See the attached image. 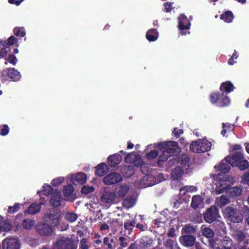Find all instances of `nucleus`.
Segmentation results:
<instances>
[{"instance_id":"nucleus-1","label":"nucleus","mask_w":249,"mask_h":249,"mask_svg":"<svg viewBox=\"0 0 249 249\" xmlns=\"http://www.w3.org/2000/svg\"><path fill=\"white\" fill-rule=\"evenodd\" d=\"M157 147L163 152L164 155L166 154L169 157L177 155L180 151L178 143L176 142H160L158 144Z\"/></svg>"},{"instance_id":"nucleus-2","label":"nucleus","mask_w":249,"mask_h":249,"mask_svg":"<svg viewBox=\"0 0 249 249\" xmlns=\"http://www.w3.org/2000/svg\"><path fill=\"white\" fill-rule=\"evenodd\" d=\"M210 100L212 104H215L218 107H224L230 104L231 101L226 94L221 92H214L210 95Z\"/></svg>"},{"instance_id":"nucleus-3","label":"nucleus","mask_w":249,"mask_h":249,"mask_svg":"<svg viewBox=\"0 0 249 249\" xmlns=\"http://www.w3.org/2000/svg\"><path fill=\"white\" fill-rule=\"evenodd\" d=\"M61 212L58 209L51 208L44 214V219L51 224L53 227L59 225Z\"/></svg>"},{"instance_id":"nucleus-4","label":"nucleus","mask_w":249,"mask_h":249,"mask_svg":"<svg viewBox=\"0 0 249 249\" xmlns=\"http://www.w3.org/2000/svg\"><path fill=\"white\" fill-rule=\"evenodd\" d=\"M214 183L215 185V191L216 194H220L227 191L228 185L227 182L228 178H225L224 175L219 174L218 177L213 175Z\"/></svg>"},{"instance_id":"nucleus-5","label":"nucleus","mask_w":249,"mask_h":249,"mask_svg":"<svg viewBox=\"0 0 249 249\" xmlns=\"http://www.w3.org/2000/svg\"><path fill=\"white\" fill-rule=\"evenodd\" d=\"M191 23L184 14H180L178 17V28L179 34L182 36H185L190 34L189 29Z\"/></svg>"},{"instance_id":"nucleus-6","label":"nucleus","mask_w":249,"mask_h":249,"mask_svg":"<svg viewBox=\"0 0 249 249\" xmlns=\"http://www.w3.org/2000/svg\"><path fill=\"white\" fill-rule=\"evenodd\" d=\"M219 217L218 209L214 206H212L207 209L203 213L204 219L208 223H212L216 221Z\"/></svg>"},{"instance_id":"nucleus-7","label":"nucleus","mask_w":249,"mask_h":249,"mask_svg":"<svg viewBox=\"0 0 249 249\" xmlns=\"http://www.w3.org/2000/svg\"><path fill=\"white\" fill-rule=\"evenodd\" d=\"M36 232L42 236H50L53 232L52 227L48 224L40 222L36 226Z\"/></svg>"},{"instance_id":"nucleus-8","label":"nucleus","mask_w":249,"mask_h":249,"mask_svg":"<svg viewBox=\"0 0 249 249\" xmlns=\"http://www.w3.org/2000/svg\"><path fill=\"white\" fill-rule=\"evenodd\" d=\"M2 249H20V243L18 238L7 237L2 242Z\"/></svg>"},{"instance_id":"nucleus-9","label":"nucleus","mask_w":249,"mask_h":249,"mask_svg":"<svg viewBox=\"0 0 249 249\" xmlns=\"http://www.w3.org/2000/svg\"><path fill=\"white\" fill-rule=\"evenodd\" d=\"M116 197L115 192L112 191L109 187H105L101 196V200L105 203H112L115 200Z\"/></svg>"},{"instance_id":"nucleus-10","label":"nucleus","mask_w":249,"mask_h":249,"mask_svg":"<svg viewBox=\"0 0 249 249\" xmlns=\"http://www.w3.org/2000/svg\"><path fill=\"white\" fill-rule=\"evenodd\" d=\"M55 249H76V246L69 239H59L54 243Z\"/></svg>"},{"instance_id":"nucleus-11","label":"nucleus","mask_w":249,"mask_h":249,"mask_svg":"<svg viewBox=\"0 0 249 249\" xmlns=\"http://www.w3.org/2000/svg\"><path fill=\"white\" fill-rule=\"evenodd\" d=\"M122 180V177L119 173L112 172L105 176L103 178L105 184L110 185L117 183Z\"/></svg>"},{"instance_id":"nucleus-12","label":"nucleus","mask_w":249,"mask_h":249,"mask_svg":"<svg viewBox=\"0 0 249 249\" xmlns=\"http://www.w3.org/2000/svg\"><path fill=\"white\" fill-rule=\"evenodd\" d=\"M87 181V175L83 172H80L71 176V181L74 185H82Z\"/></svg>"},{"instance_id":"nucleus-13","label":"nucleus","mask_w":249,"mask_h":249,"mask_svg":"<svg viewBox=\"0 0 249 249\" xmlns=\"http://www.w3.org/2000/svg\"><path fill=\"white\" fill-rule=\"evenodd\" d=\"M42 200V202L39 204L33 203L31 204L28 207V209L25 211V213H27L30 214H35L38 213L41 210V204H45V198L43 197L40 198Z\"/></svg>"},{"instance_id":"nucleus-14","label":"nucleus","mask_w":249,"mask_h":249,"mask_svg":"<svg viewBox=\"0 0 249 249\" xmlns=\"http://www.w3.org/2000/svg\"><path fill=\"white\" fill-rule=\"evenodd\" d=\"M231 165L230 161L226 160V157L221 161L218 165H215L214 168L220 171L221 173L225 174L229 172L231 169Z\"/></svg>"},{"instance_id":"nucleus-15","label":"nucleus","mask_w":249,"mask_h":249,"mask_svg":"<svg viewBox=\"0 0 249 249\" xmlns=\"http://www.w3.org/2000/svg\"><path fill=\"white\" fill-rule=\"evenodd\" d=\"M61 194L58 190H55L52 193L51 196L50 202L54 208L61 205Z\"/></svg>"},{"instance_id":"nucleus-16","label":"nucleus","mask_w":249,"mask_h":249,"mask_svg":"<svg viewBox=\"0 0 249 249\" xmlns=\"http://www.w3.org/2000/svg\"><path fill=\"white\" fill-rule=\"evenodd\" d=\"M243 159L244 156L240 152H236L233 155L226 157V160L230 161V164L232 167Z\"/></svg>"},{"instance_id":"nucleus-17","label":"nucleus","mask_w":249,"mask_h":249,"mask_svg":"<svg viewBox=\"0 0 249 249\" xmlns=\"http://www.w3.org/2000/svg\"><path fill=\"white\" fill-rule=\"evenodd\" d=\"M122 160V157L119 154H114L108 157V163L111 167L118 165Z\"/></svg>"},{"instance_id":"nucleus-18","label":"nucleus","mask_w":249,"mask_h":249,"mask_svg":"<svg viewBox=\"0 0 249 249\" xmlns=\"http://www.w3.org/2000/svg\"><path fill=\"white\" fill-rule=\"evenodd\" d=\"M219 89L220 92L227 94L233 91L234 87L231 81H227L221 83Z\"/></svg>"},{"instance_id":"nucleus-19","label":"nucleus","mask_w":249,"mask_h":249,"mask_svg":"<svg viewBox=\"0 0 249 249\" xmlns=\"http://www.w3.org/2000/svg\"><path fill=\"white\" fill-rule=\"evenodd\" d=\"M108 171V166L104 162L99 163L96 167L95 174L99 177H103L106 174Z\"/></svg>"},{"instance_id":"nucleus-20","label":"nucleus","mask_w":249,"mask_h":249,"mask_svg":"<svg viewBox=\"0 0 249 249\" xmlns=\"http://www.w3.org/2000/svg\"><path fill=\"white\" fill-rule=\"evenodd\" d=\"M116 246L114 243L113 238H110L108 237H105L103 239V244L101 248V249H115Z\"/></svg>"},{"instance_id":"nucleus-21","label":"nucleus","mask_w":249,"mask_h":249,"mask_svg":"<svg viewBox=\"0 0 249 249\" xmlns=\"http://www.w3.org/2000/svg\"><path fill=\"white\" fill-rule=\"evenodd\" d=\"M196 237L192 235H184L181 237V241L184 246L191 247L195 242Z\"/></svg>"},{"instance_id":"nucleus-22","label":"nucleus","mask_w":249,"mask_h":249,"mask_svg":"<svg viewBox=\"0 0 249 249\" xmlns=\"http://www.w3.org/2000/svg\"><path fill=\"white\" fill-rule=\"evenodd\" d=\"M140 247L142 249H146L151 247L153 244V240L149 236H143L140 239Z\"/></svg>"},{"instance_id":"nucleus-23","label":"nucleus","mask_w":249,"mask_h":249,"mask_svg":"<svg viewBox=\"0 0 249 249\" xmlns=\"http://www.w3.org/2000/svg\"><path fill=\"white\" fill-rule=\"evenodd\" d=\"M191 188L188 186H184L180 188L179 193L177 197L179 198H187L188 199V202L189 201L190 196L189 193L191 192Z\"/></svg>"},{"instance_id":"nucleus-24","label":"nucleus","mask_w":249,"mask_h":249,"mask_svg":"<svg viewBox=\"0 0 249 249\" xmlns=\"http://www.w3.org/2000/svg\"><path fill=\"white\" fill-rule=\"evenodd\" d=\"M121 172L125 178H129L135 173V169L132 165H124L121 167Z\"/></svg>"},{"instance_id":"nucleus-25","label":"nucleus","mask_w":249,"mask_h":249,"mask_svg":"<svg viewBox=\"0 0 249 249\" xmlns=\"http://www.w3.org/2000/svg\"><path fill=\"white\" fill-rule=\"evenodd\" d=\"M199 148L201 153L209 151L212 147V143L210 142L206 139H199Z\"/></svg>"},{"instance_id":"nucleus-26","label":"nucleus","mask_w":249,"mask_h":249,"mask_svg":"<svg viewBox=\"0 0 249 249\" xmlns=\"http://www.w3.org/2000/svg\"><path fill=\"white\" fill-rule=\"evenodd\" d=\"M159 37V33L157 29L152 28L148 30L146 34V37L150 42L156 41Z\"/></svg>"},{"instance_id":"nucleus-27","label":"nucleus","mask_w":249,"mask_h":249,"mask_svg":"<svg viewBox=\"0 0 249 249\" xmlns=\"http://www.w3.org/2000/svg\"><path fill=\"white\" fill-rule=\"evenodd\" d=\"M9 79L13 81H18L21 77L20 72L14 68H8Z\"/></svg>"},{"instance_id":"nucleus-28","label":"nucleus","mask_w":249,"mask_h":249,"mask_svg":"<svg viewBox=\"0 0 249 249\" xmlns=\"http://www.w3.org/2000/svg\"><path fill=\"white\" fill-rule=\"evenodd\" d=\"M229 195L231 197H235L239 196L242 192V190L241 188L237 186L230 187L227 191Z\"/></svg>"},{"instance_id":"nucleus-29","label":"nucleus","mask_w":249,"mask_h":249,"mask_svg":"<svg viewBox=\"0 0 249 249\" xmlns=\"http://www.w3.org/2000/svg\"><path fill=\"white\" fill-rule=\"evenodd\" d=\"M220 19L226 23H231L234 18V15L231 11H227L220 16Z\"/></svg>"},{"instance_id":"nucleus-30","label":"nucleus","mask_w":249,"mask_h":249,"mask_svg":"<svg viewBox=\"0 0 249 249\" xmlns=\"http://www.w3.org/2000/svg\"><path fill=\"white\" fill-rule=\"evenodd\" d=\"M220 242L221 248L231 249L233 243L230 237L227 236H224Z\"/></svg>"},{"instance_id":"nucleus-31","label":"nucleus","mask_w":249,"mask_h":249,"mask_svg":"<svg viewBox=\"0 0 249 249\" xmlns=\"http://www.w3.org/2000/svg\"><path fill=\"white\" fill-rule=\"evenodd\" d=\"M234 167H237L240 171H244L248 169L249 167V162L244 158L238 162Z\"/></svg>"},{"instance_id":"nucleus-32","label":"nucleus","mask_w":249,"mask_h":249,"mask_svg":"<svg viewBox=\"0 0 249 249\" xmlns=\"http://www.w3.org/2000/svg\"><path fill=\"white\" fill-rule=\"evenodd\" d=\"M136 224V220L133 219L132 220H128L125 221L124 223V229L125 231H128V233L129 234H131L133 228L135 227Z\"/></svg>"},{"instance_id":"nucleus-33","label":"nucleus","mask_w":249,"mask_h":249,"mask_svg":"<svg viewBox=\"0 0 249 249\" xmlns=\"http://www.w3.org/2000/svg\"><path fill=\"white\" fill-rule=\"evenodd\" d=\"M202 202V198L199 196H194L192 198L191 207L194 209H196L199 207Z\"/></svg>"},{"instance_id":"nucleus-34","label":"nucleus","mask_w":249,"mask_h":249,"mask_svg":"<svg viewBox=\"0 0 249 249\" xmlns=\"http://www.w3.org/2000/svg\"><path fill=\"white\" fill-rule=\"evenodd\" d=\"M202 235L208 238H212L214 235L213 231L210 228L201 227Z\"/></svg>"},{"instance_id":"nucleus-35","label":"nucleus","mask_w":249,"mask_h":249,"mask_svg":"<svg viewBox=\"0 0 249 249\" xmlns=\"http://www.w3.org/2000/svg\"><path fill=\"white\" fill-rule=\"evenodd\" d=\"M199 140L196 141L192 142L190 145V149L191 151L196 153H201L199 148Z\"/></svg>"},{"instance_id":"nucleus-36","label":"nucleus","mask_w":249,"mask_h":249,"mask_svg":"<svg viewBox=\"0 0 249 249\" xmlns=\"http://www.w3.org/2000/svg\"><path fill=\"white\" fill-rule=\"evenodd\" d=\"M230 219L234 223H240L243 220L242 214L237 210H235L234 213L233 214V217H231Z\"/></svg>"},{"instance_id":"nucleus-37","label":"nucleus","mask_w":249,"mask_h":249,"mask_svg":"<svg viewBox=\"0 0 249 249\" xmlns=\"http://www.w3.org/2000/svg\"><path fill=\"white\" fill-rule=\"evenodd\" d=\"M35 225V220L30 219H25L23 220L22 225L24 229L30 230Z\"/></svg>"},{"instance_id":"nucleus-38","label":"nucleus","mask_w":249,"mask_h":249,"mask_svg":"<svg viewBox=\"0 0 249 249\" xmlns=\"http://www.w3.org/2000/svg\"><path fill=\"white\" fill-rule=\"evenodd\" d=\"M163 245L166 249H175L177 246L176 242L171 239L166 240L164 242Z\"/></svg>"},{"instance_id":"nucleus-39","label":"nucleus","mask_w":249,"mask_h":249,"mask_svg":"<svg viewBox=\"0 0 249 249\" xmlns=\"http://www.w3.org/2000/svg\"><path fill=\"white\" fill-rule=\"evenodd\" d=\"M196 228L191 225H186L182 229V231L186 234H193L196 232Z\"/></svg>"},{"instance_id":"nucleus-40","label":"nucleus","mask_w":249,"mask_h":249,"mask_svg":"<svg viewBox=\"0 0 249 249\" xmlns=\"http://www.w3.org/2000/svg\"><path fill=\"white\" fill-rule=\"evenodd\" d=\"M74 191V188L71 185H67L64 187L63 194L65 196H71Z\"/></svg>"},{"instance_id":"nucleus-41","label":"nucleus","mask_w":249,"mask_h":249,"mask_svg":"<svg viewBox=\"0 0 249 249\" xmlns=\"http://www.w3.org/2000/svg\"><path fill=\"white\" fill-rule=\"evenodd\" d=\"M123 205L127 208L132 207L134 204V199L131 197H125L123 201Z\"/></svg>"},{"instance_id":"nucleus-42","label":"nucleus","mask_w":249,"mask_h":249,"mask_svg":"<svg viewBox=\"0 0 249 249\" xmlns=\"http://www.w3.org/2000/svg\"><path fill=\"white\" fill-rule=\"evenodd\" d=\"M173 201V207L174 208L177 209L178 208L180 205L182 204L183 202L188 203V199L186 198L184 199L179 198V197H177L174 198Z\"/></svg>"},{"instance_id":"nucleus-43","label":"nucleus","mask_w":249,"mask_h":249,"mask_svg":"<svg viewBox=\"0 0 249 249\" xmlns=\"http://www.w3.org/2000/svg\"><path fill=\"white\" fill-rule=\"evenodd\" d=\"M235 210H236L232 207L230 206L227 207L224 211L225 216L229 219L231 217H233V214L234 213Z\"/></svg>"},{"instance_id":"nucleus-44","label":"nucleus","mask_w":249,"mask_h":249,"mask_svg":"<svg viewBox=\"0 0 249 249\" xmlns=\"http://www.w3.org/2000/svg\"><path fill=\"white\" fill-rule=\"evenodd\" d=\"M129 190V187L127 186H121L120 187L118 193L119 197H124Z\"/></svg>"},{"instance_id":"nucleus-45","label":"nucleus","mask_w":249,"mask_h":249,"mask_svg":"<svg viewBox=\"0 0 249 249\" xmlns=\"http://www.w3.org/2000/svg\"><path fill=\"white\" fill-rule=\"evenodd\" d=\"M95 188L93 186H89V185H85L81 188V193L82 194L88 195L89 193L93 192Z\"/></svg>"},{"instance_id":"nucleus-46","label":"nucleus","mask_w":249,"mask_h":249,"mask_svg":"<svg viewBox=\"0 0 249 249\" xmlns=\"http://www.w3.org/2000/svg\"><path fill=\"white\" fill-rule=\"evenodd\" d=\"M14 34L18 37H23L26 35V32L23 29L18 27H16L13 30Z\"/></svg>"},{"instance_id":"nucleus-47","label":"nucleus","mask_w":249,"mask_h":249,"mask_svg":"<svg viewBox=\"0 0 249 249\" xmlns=\"http://www.w3.org/2000/svg\"><path fill=\"white\" fill-rule=\"evenodd\" d=\"M53 188L50 185H45L43 186L42 194L46 196H49L53 193Z\"/></svg>"},{"instance_id":"nucleus-48","label":"nucleus","mask_w":249,"mask_h":249,"mask_svg":"<svg viewBox=\"0 0 249 249\" xmlns=\"http://www.w3.org/2000/svg\"><path fill=\"white\" fill-rule=\"evenodd\" d=\"M169 157H170L168 156L167 154H165L164 155L163 152H162V154L159 156L157 161V163L159 166L162 165L163 163L166 161Z\"/></svg>"},{"instance_id":"nucleus-49","label":"nucleus","mask_w":249,"mask_h":249,"mask_svg":"<svg viewBox=\"0 0 249 249\" xmlns=\"http://www.w3.org/2000/svg\"><path fill=\"white\" fill-rule=\"evenodd\" d=\"M65 217L66 219L71 222L75 221L78 218L77 215L74 213H67L66 214Z\"/></svg>"},{"instance_id":"nucleus-50","label":"nucleus","mask_w":249,"mask_h":249,"mask_svg":"<svg viewBox=\"0 0 249 249\" xmlns=\"http://www.w3.org/2000/svg\"><path fill=\"white\" fill-rule=\"evenodd\" d=\"M8 68L0 71V79L2 81H6L9 79Z\"/></svg>"},{"instance_id":"nucleus-51","label":"nucleus","mask_w":249,"mask_h":249,"mask_svg":"<svg viewBox=\"0 0 249 249\" xmlns=\"http://www.w3.org/2000/svg\"><path fill=\"white\" fill-rule=\"evenodd\" d=\"M5 59L7 60L9 63L14 66H15L18 61L17 58L13 54H10L8 57L6 58Z\"/></svg>"},{"instance_id":"nucleus-52","label":"nucleus","mask_w":249,"mask_h":249,"mask_svg":"<svg viewBox=\"0 0 249 249\" xmlns=\"http://www.w3.org/2000/svg\"><path fill=\"white\" fill-rule=\"evenodd\" d=\"M20 209V204L18 203H16L14 206H9L8 209V213H9L13 214Z\"/></svg>"},{"instance_id":"nucleus-53","label":"nucleus","mask_w":249,"mask_h":249,"mask_svg":"<svg viewBox=\"0 0 249 249\" xmlns=\"http://www.w3.org/2000/svg\"><path fill=\"white\" fill-rule=\"evenodd\" d=\"M158 152L156 150H152L148 152L146 155V157L148 160H152L158 156Z\"/></svg>"},{"instance_id":"nucleus-54","label":"nucleus","mask_w":249,"mask_h":249,"mask_svg":"<svg viewBox=\"0 0 249 249\" xmlns=\"http://www.w3.org/2000/svg\"><path fill=\"white\" fill-rule=\"evenodd\" d=\"M9 132V128L7 124L0 126V135L1 136L7 135Z\"/></svg>"},{"instance_id":"nucleus-55","label":"nucleus","mask_w":249,"mask_h":249,"mask_svg":"<svg viewBox=\"0 0 249 249\" xmlns=\"http://www.w3.org/2000/svg\"><path fill=\"white\" fill-rule=\"evenodd\" d=\"M190 160V158L189 155L187 154H183L181 155L180 158V162L181 164L185 165L189 163Z\"/></svg>"},{"instance_id":"nucleus-56","label":"nucleus","mask_w":249,"mask_h":249,"mask_svg":"<svg viewBox=\"0 0 249 249\" xmlns=\"http://www.w3.org/2000/svg\"><path fill=\"white\" fill-rule=\"evenodd\" d=\"M18 42V39L14 36H11L7 40L5 43L7 45H13Z\"/></svg>"},{"instance_id":"nucleus-57","label":"nucleus","mask_w":249,"mask_h":249,"mask_svg":"<svg viewBox=\"0 0 249 249\" xmlns=\"http://www.w3.org/2000/svg\"><path fill=\"white\" fill-rule=\"evenodd\" d=\"M235 239L239 242H241L244 241L245 238V235L244 233L242 231H238L235 234Z\"/></svg>"},{"instance_id":"nucleus-58","label":"nucleus","mask_w":249,"mask_h":249,"mask_svg":"<svg viewBox=\"0 0 249 249\" xmlns=\"http://www.w3.org/2000/svg\"><path fill=\"white\" fill-rule=\"evenodd\" d=\"M64 181V178L59 177V178H57L53 179L51 183L53 186L56 187V186H57L59 185L60 184H61Z\"/></svg>"},{"instance_id":"nucleus-59","label":"nucleus","mask_w":249,"mask_h":249,"mask_svg":"<svg viewBox=\"0 0 249 249\" xmlns=\"http://www.w3.org/2000/svg\"><path fill=\"white\" fill-rule=\"evenodd\" d=\"M119 241L120 242V245L122 248H125L128 246V240L126 237L121 236L119 238Z\"/></svg>"},{"instance_id":"nucleus-60","label":"nucleus","mask_w":249,"mask_h":249,"mask_svg":"<svg viewBox=\"0 0 249 249\" xmlns=\"http://www.w3.org/2000/svg\"><path fill=\"white\" fill-rule=\"evenodd\" d=\"M133 156H134L133 152L127 154L124 158L125 161L129 163H133L135 161Z\"/></svg>"},{"instance_id":"nucleus-61","label":"nucleus","mask_w":249,"mask_h":249,"mask_svg":"<svg viewBox=\"0 0 249 249\" xmlns=\"http://www.w3.org/2000/svg\"><path fill=\"white\" fill-rule=\"evenodd\" d=\"M242 182L249 185V172L245 173L242 177Z\"/></svg>"},{"instance_id":"nucleus-62","label":"nucleus","mask_w":249,"mask_h":249,"mask_svg":"<svg viewBox=\"0 0 249 249\" xmlns=\"http://www.w3.org/2000/svg\"><path fill=\"white\" fill-rule=\"evenodd\" d=\"M173 3L166 2L164 3L163 6L164 7V11L166 13H168L171 11L173 9L172 6Z\"/></svg>"},{"instance_id":"nucleus-63","label":"nucleus","mask_w":249,"mask_h":249,"mask_svg":"<svg viewBox=\"0 0 249 249\" xmlns=\"http://www.w3.org/2000/svg\"><path fill=\"white\" fill-rule=\"evenodd\" d=\"M87 239L86 238H82L80 243V249H89V246L87 244Z\"/></svg>"},{"instance_id":"nucleus-64","label":"nucleus","mask_w":249,"mask_h":249,"mask_svg":"<svg viewBox=\"0 0 249 249\" xmlns=\"http://www.w3.org/2000/svg\"><path fill=\"white\" fill-rule=\"evenodd\" d=\"M219 202L221 205H225L229 202V199L225 196L222 195L220 197Z\"/></svg>"}]
</instances>
